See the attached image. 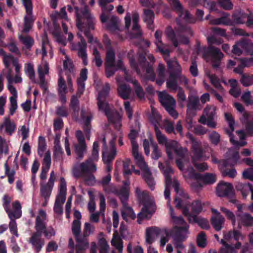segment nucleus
I'll return each mask as SVG.
<instances>
[{"label":"nucleus","instance_id":"nucleus-26","mask_svg":"<svg viewBox=\"0 0 253 253\" xmlns=\"http://www.w3.org/2000/svg\"><path fill=\"white\" fill-rule=\"evenodd\" d=\"M244 51L246 54L253 55V43L251 41L242 40L233 47L232 52L235 55L240 56Z\"/></svg>","mask_w":253,"mask_h":253},{"label":"nucleus","instance_id":"nucleus-17","mask_svg":"<svg viewBox=\"0 0 253 253\" xmlns=\"http://www.w3.org/2000/svg\"><path fill=\"white\" fill-rule=\"evenodd\" d=\"M216 108L214 105H207L204 110L203 115L199 119V122L207 125L211 128H215L216 123L214 121Z\"/></svg>","mask_w":253,"mask_h":253},{"label":"nucleus","instance_id":"nucleus-25","mask_svg":"<svg viewBox=\"0 0 253 253\" xmlns=\"http://www.w3.org/2000/svg\"><path fill=\"white\" fill-rule=\"evenodd\" d=\"M216 194L218 196L223 197H227L230 202L236 204L237 200L234 199V192L232 185L229 183L221 182L216 187Z\"/></svg>","mask_w":253,"mask_h":253},{"label":"nucleus","instance_id":"nucleus-63","mask_svg":"<svg viewBox=\"0 0 253 253\" xmlns=\"http://www.w3.org/2000/svg\"><path fill=\"white\" fill-rule=\"evenodd\" d=\"M115 54L113 49L108 47L106 52L105 65H116L115 62Z\"/></svg>","mask_w":253,"mask_h":253},{"label":"nucleus","instance_id":"nucleus-46","mask_svg":"<svg viewBox=\"0 0 253 253\" xmlns=\"http://www.w3.org/2000/svg\"><path fill=\"white\" fill-rule=\"evenodd\" d=\"M87 78V70L86 68L82 69L80 74V77L77 79L78 90L77 95L79 97L83 94L84 90V82Z\"/></svg>","mask_w":253,"mask_h":253},{"label":"nucleus","instance_id":"nucleus-62","mask_svg":"<svg viewBox=\"0 0 253 253\" xmlns=\"http://www.w3.org/2000/svg\"><path fill=\"white\" fill-rule=\"evenodd\" d=\"M18 39L29 50L31 49L34 44V39L29 35H20L18 36Z\"/></svg>","mask_w":253,"mask_h":253},{"label":"nucleus","instance_id":"nucleus-10","mask_svg":"<svg viewBox=\"0 0 253 253\" xmlns=\"http://www.w3.org/2000/svg\"><path fill=\"white\" fill-rule=\"evenodd\" d=\"M176 165L179 169L182 171L183 176L190 187L196 191L201 190L203 186V184L201 183L202 182V179H196L192 177V175L200 174L196 172L193 168L191 166L185 169L183 167L182 163L179 160L176 161Z\"/></svg>","mask_w":253,"mask_h":253},{"label":"nucleus","instance_id":"nucleus-22","mask_svg":"<svg viewBox=\"0 0 253 253\" xmlns=\"http://www.w3.org/2000/svg\"><path fill=\"white\" fill-rule=\"evenodd\" d=\"M7 80V88L10 93L12 94L11 97H17L18 94L16 88L12 85L13 83H21L22 82V78L20 74V70L18 72H15V75H13L12 70L3 73Z\"/></svg>","mask_w":253,"mask_h":253},{"label":"nucleus","instance_id":"nucleus-6","mask_svg":"<svg viewBox=\"0 0 253 253\" xmlns=\"http://www.w3.org/2000/svg\"><path fill=\"white\" fill-rule=\"evenodd\" d=\"M132 154L134 158L136 164L142 171V176L146 181L149 188L153 190L155 188V182L152 176V173L145 162L142 155L139 153L138 145L137 142H132Z\"/></svg>","mask_w":253,"mask_h":253},{"label":"nucleus","instance_id":"nucleus-3","mask_svg":"<svg viewBox=\"0 0 253 253\" xmlns=\"http://www.w3.org/2000/svg\"><path fill=\"white\" fill-rule=\"evenodd\" d=\"M110 90L109 83H105L97 97V105L99 111L105 113L109 123H112L116 129L120 130L122 126V116L116 110L110 109L105 102L106 98Z\"/></svg>","mask_w":253,"mask_h":253},{"label":"nucleus","instance_id":"nucleus-20","mask_svg":"<svg viewBox=\"0 0 253 253\" xmlns=\"http://www.w3.org/2000/svg\"><path fill=\"white\" fill-rule=\"evenodd\" d=\"M234 106L239 112L242 114L241 121L246 125L247 132L251 135H253V114L245 111L244 107L240 103H235Z\"/></svg>","mask_w":253,"mask_h":253},{"label":"nucleus","instance_id":"nucleus-28","mask_svg":"<svg viewBox=\"0 0 253 253\" xmlns=\"http://www.w3.org/2000/svg\"><path fill=\"white\" fill-rule=\"evenodd\" d=\"M55 178V174L54 171H52L47 183L40 182V195L44 199H49L54 185Z\"/></svg>","mask_w":253,"mask_h":253},{"label":"nucleus","instance_id":"nucleus-19","mask_svg":"<svg viewBox=\"0 0 253 253\" xmlns=\"http://www.w3.org/2000/svg\"><path fill=\"white\" fill-rule=\"evenodd\" d=\"M22 2L26 12V14L24 16V26L22 32L27 33L32 28L35 20L33 15V3L32 0H22Z\"/></svg>","mask_w":253,"mask_h":253},{"label":"nucleus","instance_id":"nucleus-54","mask_svg":"<svg viewBox=\"0 0 253 253\" xmlns=\"http://www.w3.org/2000/svg\"><path fill=\"white\" fill-rule=\"evenodd\" d=\"M155 130L156 132V136L157 140L160 144L165 145L166 147V152L167 151V145L171 142L174 141V140L168 141L167 137L163 134L161 131L159 130L158 126L155 125Z\"/></svg>","mask_w":253,"mask_h":253},{"label":"nucleus","instance_id":"nucleus-47","mask_svg":"<svg viewBox=\"0 0 253 253\" xmlns=\"http://www.w3.org/2000/svg\"><path fill=\"white\" fill-rule=\"evenodd\" d=\"M192 176H193L192 177L196 179H202L203 184L205 185L212 184L216 180V175L211 173H207L204 174H194Z\"/></svg>","mask_w":253,"mask_h":253},{"label":"nucleus","instance_id":"nucleus-64","mask_svg":"<svg viewBox=\"0 0 253 253\" xmlns=\"http://www.w3.org/2000/svg\"><path fill=\"white\" fill-rule=\"evenodd\" d=\"M196 4H201L204 7L209 9L210 11L216 10V3L211 0H195Z\"/></svg>","mask_w":253,"mask_h":253},{"label":"nucleus","instance_id":"nucleus-43","mask_svg":"<svg viewBox=\"0 0 253 253\" xmlns=\"http://www.w3.org/2000/svg\"><path fill=\"white\" fill-rule=\"evenodd\" d=\"M116 81L118 84V92L120 97L124 99H126L129 97L131 89L129 85L126 84H122V78L118 76Z\"/></svg>","mask_w":253,"mask_h":253},{"label":"nucleus","instance_id":"nucleus-35","mask_svg":"<svg viewBox=\"0 0 253 253\" xmlns=\"http://www.w3.org/2000/svg\"><path fill=\"white\" fill-rule=\"evenodd\" d=\"M111 153H109L103 151L102 153L103 161L106 164V170L107 172H110L112 169V167L110 163L114 159L116 155V149L115 147V140H112L110 142Z\"/></svg>","mask_w":253,"mask_h":253},{"label":"nucleus","instance_id":"nucleus-49","mask_svg":"<svg viewBox=\"0 0 253 253\" xmlns=\"http://www.w3.org/2000/svg\"><path fill=\"white\" fill-rule=\"evenodd\" d=\"M177 80L176 74L173 72H170L166 81L167 87L171 91H176L181 87L178 85Z\"/></svg>","mask_w":253,"mask_h":253},{"label":"nucleus","instance_id":"nucleus-44","mask_svg":"<svg viewBox=\"0 0 253 253\" xmlns=\"http://www.w3.org/2000/svg\"><path fill=\"white\" fill-rule=\"evenodd\" d=\"M237 221L239 228L242 225L251 226L253 225V216L247 213H239L237 214Z\"/></svg>","mask_w":253,"mask_h":253},{"label":"nucleus","instance_id":"nucleus-50","mask_svg":"<svg viewBox=\"0 0 253 253\" xmlns=\"http://www.w3.org/2000/svg\"><path fill=\"white\" fill-rule=\"evenodd\" d=\"M106 77L110 78L112 76L118 69H122L124 72L125 68H124L122 60L119 59L116 63V65H105Z\"/></svg>","mask_w":253,"mask_h":253},{"label":"nucleus","instance_id":"nucleus-41","mask_svg":"<svg viewBox=\"0 0 253 253\" xmlns=\"http://www.w3.org/2000/svg\"><path fill=\"white\" fill-rule=\"evenodd\" d=\"M139 21V15L136 12L132 13V22L133 26L132 31L129 34L130 39L138 38L141 36L142 32L140 30V26L138 25Z\"/></svg>","mask_w":253,"mask_h":253},{"label":"nucleus","instance_id":"nucleus-12","mask_svg":"<svg viewBox=\"0 0 253 253\" xmlns=\"http://www.w3.org/2000/svg\"><path fill=\"white\" fill-rule=\"evenodd\" d=\"M158 97L160 102L165 108L169 114L175 119L178 114L175 110L176 101L175 99L166 91H158Z\"/></svg>","mask_w":253,"mask_h":253},{"label":"nucleus","instance_id":"nucleus-60","mask_svg":"<svg viewBox=\"0 0 253 253\" xmlns=\"http://www.w3.org/2000/svg\"><path fill=\"white\" fill-rule=\"evenodd\" d=\"M187 138L189 139L192 143L191 146V151L192 153L196 152L197 151L203 150L202 147L201 143L198 141L193 136V135L188 132L186 134Z\"/></svg>","mask_w":253,"mask_h":253},{"label":"nucleus","instance_id":"nucleus-7","mask_svg":"<svg viewBox=\"0 0 253 253\" xmlns=\"http://www.w3.org/2000/svg\"><path fill=\"white\" fill-rule=\"evenodd\" d=\"M129 61L131 67L136 71L141 78L152 82L155 80V74L152 66L146 62L145 56L140 55L138 63H136L132 58H130Z\"/></svg>","mask_w":253,"mask_h":253},{"label":"nucleus","instance_id":"nucleus-36","mask_svg":"<svg viewBox=\"0 0 253 253\" xmlns=\"http://www.w3.org/2000/svg\"><path fill=\"white\" fill-rule=\"evenodd\" d=\"M165 33L168 38L172 42L175 47H177L181 43L186 44L189 42L188 39L185 36H180L178 41L174 31L171 27H167Z\"/></svg>","mask_w":253,"mask_h":253},{"label":"nucleus","instance_id":"nucleus-45","mask_svg":"<svg viewBox=\"0 0 253 253\" xmlns=\"http://www.w3.org/2000/svg\"><path fill=\"white\" fill-rule=\"evenodd\" d=\"M163 32L160 30H157L155 33V38L156 39L155 44L159 51L163 55H169V50L167 45L164 44L162 41Z\"/></svg>","mask_w":253,"mask_h":253},{"label":"nucleus","instance_id":"nucleus-55","mask_svg":"<svg viewBox=\"0 0 253 253\" xmlns=\"http://www.w3.org/2000/svg\"><path fill=\"white\" fill-rule=\"evenodd\" d=\"M24 72L32 83H36V75L33 64L30 62L25 64Z\"/></svg>","mask_w":253,"mask_h":253},{"label":"nucleus","instance_id":"nucleus-38","mask_svg":"<svg viewBox=\"0 0 253 253\" xmlns=\"http://www.w3.org/2000/svg\"><path fill=\"white\" fill-rule=\"evenodd\" d=\"M57 90L59 101L63 104H65L67 101V86L64 78L60 74L58 81Z\"/></svg>","mask_w":253,"mask_h":253},{"label":"nucleus","instance_id":"nucleus-32","mask_svg":"<svg viewBox=\"0 0 253 253\" xmlns=\"http://www.w3.org/2000/svg\"><path fill=\"white\" fill-rule=\"evenodd\" d=\"M182 212L183 214L187 217L190 223H196L202 228L204 229H208L209 228V222L206 219L198 216L196 215H191L187 208H184Z\"/></svg>","mask_w":253,"mask_h":253},{"label":"nucleus","instance_id":"nucleus-39","mask_svg":"<svg viewBox=\"0 0 253 253\" xmlns=\"http://www.w3.org/2000/svg\"><path fill=\"white\" fill-rule=\"evenodd\" d=\"M163 231L159 228L153 226L146 229L145 242L146 245H151L156 240V237L161 233Z\"/></svg>","mask_w":253,"mask_h":253},{"label":"nucleus","instance_id":"nucleus-53","mask_svg":"<svg viewBox=\"0 0 253 253\" xmlns=\"http://www.w3.org/2000/svg\"><path fill=\"white\" fill-rule=\"evenodd\" d=\"M111 244L118 251L119 253H123L124 248L123 242L117 232L114 233Z\"/></svg>","mask_w":253,"mask_h":253},{"label":"nucleus","instance_id":"nucleus-51","mask_svg":"<svg viewBox=\"0 0 253 253\" xmlns=\"http://www.w3.org/2000/svg\"><path fill=\"white\" fill-rule=\"evenodd\" d=\"M38 73L41 83L44 84L45 76L49 73V67L46 61L42 60V63L38 66Z\"/></svg>","mask_w":253,"mask_h":253},{"label":"nucleus","instance_id":"nucleus-5","mask_svg":"<svg viewBox=\"0 0 253 253\" xmlns=\"http://www.w3.org/2000/svg\"><path fill=\"white\" fill-rule=\"evenodd\" d=\"M135 194L139 203L144 206L137 216V222L141 224L142 219L150 218L155 211L156 206L148 191L141 190L139 187H136L135 188Z\"/></svg>","mask_w":253,"mask_h":253},{"label":"nucleus","instance_id":"nucleus-48","mask_svg":"<svg viewBox=\"0 0 253 253\" xmlns=\"http://www.w3.org/2000/svg\"><path fill=\"white\" fill-rule=\"evenodd\" d=\"M187 111L200 110L202 108L200 104L199 98L197 95L189 94L187 104Z\"/></svg>","mask_w":253,"mask_h":253},{"label":"nucleus","instance_id":"nucleus-29","mask_svg":"<svg viewBox=\"0 0 253 253\" xmlns=\"http://www.w3.org/2000/svg\"><path fill=\"white\" fill-rule=\"evenodd\" d=\"M76 136L78 140V143L75 144V152L77 156V159L81 160L83 159L84 154L86 153L87 146L84 136L81 130L76 132Z\"/></svg>","mask_w":253,"mask_h":253},{"label":"nucleus","instance_id":"nucleus-40","mask_svg":"<svg viewBox=\"0 0 253 253\" xmlns=\"http://www.w3.org/2000/svg\"><path fill=\"white\" fill-rule=\"evenodd\" d=\"M125 79L127 82L132 83L133 85L135 92L140 99L144 98V91L138 83V82L135 79L131 78L128 74L126 70L124 71Z\"/></svg>","mask_w":253,"mask_h":253},{"label":"nucleus","instance_id":"nucleus-23","mask_svg":"<svg viewBox=\"0 0 253 253\" xmlns=\"http://www.w3.org/2000/svg\"><path fill=\"white\" fill-rule=\"evenodd\" d=\"M37 221L41 224H43L44 226L43 229L41 231L42 235L44 234L45 237L47 239H50L55 235V231L52 227L50 226L47 228H46L48 219L46 213L43 210L40 209L39 210L36 217L35 223H37Z\"/></svg>","mask_w":253,"mask_h":253},{"label":"nucleus","instance_id":"nucleus-27","mask_svg":"<svg viewBox=\"0 0 253 253\" xmlns=\"http://www.w3.org/2000/svg\"><path fill=\"white\" fill-rule=\"evenodd\" d=\"M70 49L72 51L76 52L77 55L82 59L84 65L87 64V44L84 39L78 42H71Z\"/></svg>","mask_w":253,"mask_h":253},{"label":"nucleus","instance_id":"nucleus-1","mask_svg":"<svg viewBox=\"0 0 253 253\" xmlns=\"http://www.w3.org/2000/svg\"><path fill=\"white\" fill-rule=\"evenodd\" d=\"M245 238L241 232L237 230L228 231L224 234L221 243L223 247L220 249V253H237L238 250L241 248V253H251L249 245L246 244L242 247L241 241ZM209 253H217L215 251L210 250Z\"/></svg>","mask_w":253,"mask_h":253},{"label":"nucleus","instance_id":"nucleus-15","mask_svg":"<svg viewBox=\"0 0 253 253\" xmlns=\"http://www.w3.org/2000/svg\"><path fill=\"white\" fill-rule=\"evenodd\" d=\"M43 228V224L37 221L35 225L36 232L32 233L29 239V243L32 245V248L36 253L40 252L44 245V241L42 239L41 234V231Z\"/></svg>","mask_w":253,"mask_h":253},{"label":"nucleus","instance_id":"nucleus-18","mask_svg":"<svg viewBox=\"0 0 253 253\" xmlns=\"http://www.w3.org/2000/svg\"><path fill=\"white\" fill-rule=\"evenodd\" d=\"M166 152L169 159H172L174 154H175L180 158L176 159V161L177 160L180 161L182 166H183L181 159L184 160L186 156L188 155V149L185 147H182L177 141H174L167 145V151ZM183 167L184 168V166Z\"/></svg>","mask_w":253,"mask_h":253},{"label":"nucleus","instance_id":"nucleus-37","mask_svg":"<svg viewBox=\"0 0 253 253\" xmlns=\"http://www.w3.org/2000/svg\"><path fill=\"white\" fill-rule=\"evenodd\" d=\"M213 215L211 217V223L216 231H220L223 227L225 222L224 217L215 209H211Z\"/></svg>","mask_w":253,"mask_h":253},{"label":"nucleus","instance_id":"nucleus-13","mask_svg":"<svg viewBox=\"0 0 253 253\" xmlns=\"http://www.w3.org/2000/svg\"><path fill=\"white\" fill-rule=\"evenodd\" d=\"M72 232L77 241V253H84L86 249L88 247V240L82 235L81 233V221L79 220H74L72 225Z\"/></svg>","mask_w":253,"mask_h":253},{"label":"nucleus","instance_id":"nucleus-11","mask_svg":"<svg viewBox=\"0 0 253 253\" xmlns=\"http://www.w3.org/2000/svg\"><path fill=\"white\" fill-rule=\"evenodd\" d=\"M224 116L225 120L228 122L229 126L230 128V131L228 130H226L227 133L230 137V142L236 147H240L246 145L247 142L245 141H242L245 138L244 133L242 130L236 131V133L238 134L241 141L239 142L234 140L232 132L234 130L235 121L232 115L229 113H225Z\"/></svg>","mask_w":253,"mask_h":253},{"label":"nucleus","instance_id":"nucleus-34","mask_svg":"<svg viewBox=\"0 0 253 253\" xmlns=\"http://www.w3.org/2000/svg\"><path fill=\"white\" fill-rule=\"evenodd\" d=\"M172 186L177 194L179 192V197L176 196L175 199L176 207L177 208H181L182 210L184 208H187L186 205L187 203L185 202V200L188 199L187 194L179 190V184L177 180H173Z\"/></svg>","mask_w":253,"mask_h":253},{"label":"nucleus","instance_id":"nucleus-61","mask_svg":"<svg viewBox=\"0 0 253 253\" xmlns=\"http://www.w3.org/2000/svg\"><path fill=\"white\" fill-rule=\"evenodd\" d=\"M47 145L45 139L44 137L40 136L38 139V154L41 157H42L43 155L47 151Z\"/></svg>","mask_w":253,"mask_h":253},{"label":"nucleus","instance_id":"nucleus-14","mask_svg":"<svg viewBox=\"0 0 253 253\" xmlns=\"http://www.w3.org/2000/svg\"><path fill=\"white\" fill-rule=\"evenodd\" d=\"M203 57L208 61L211 60L212 63V66L217 68L220 65V61L223 58L224 55L220 50L217 47L212 45H209L207 48L204 47Z\"/></svg>","mask_w":253,"mask_h":253},{"label":"nucleus","instance_id":"nucleus-31","mask_svg":"<svg viewBox=\"0 0 253 253\" xmlns=\"http://www.w3.org/2000/svg\"><path fill=\"white\" fill-rule=\"evenodd\" d=\"M93 114L89 109L82 107L81 112V118L84 124V130L86 133V136L89 139L90 130L91 128V121L93 119Z\"/></svg>","mask_w":253,"mask_h":253},{"label":"nucleus","instance_id":"nucleus-24","mask_svg":"<svg viewBox=\"0 0 253 253\" xmlns=\"http://www.w3.org/2000/svg\"><path fill=\"white\" fill-rule=\"evenodd\" d=\"M172 9L178 14L181 19L188 23H194L195 19L187 10L183 9L178 0H168Z\"/></svg>","mask_w":253,"mask_h":253},{"label":"nucleus","instance_id":"nucleus-58","mask_svg":"<svg viewBox=\"0 0 253 253\" xmlns=\"http://www.w3.org/2000/svg\"><path fill=\"white\" fill-rule=\"evenodd\" d=\"M158 79L156 80V84L161 86L165 81V67L164 64L159 63L157 69Z\"/></svg>","mask_w":253,"mask_h":253},{"label":"nucleus","instance_id":"nucleus-33","mask_svg":"<svg viewBox=\"0 0 253 253\" xmlns=\"http://www.w3.org/2000/svg\"><path fill=\"white\" fill-rule=\"evenodd\" d=\"M129 198L127 195L121 198V203L123 205V208L121 210V215L124 220L127 221L128 218L134 219L136 218V214L133 209L128 205L127 201Z\"/></svg>","mask_w":253,"mask_h":253},{"label":"nucleus","instance_id":"nucleus-57","mask_svg":"<svg viewBox=\"0 0 253 253\" xmlns=\"http://www.w3.org/2000/svg\"><path fill=\"white\" fill-rule=\"evenodd\" d=\"M236 189L238 191L241 192L243 196L246 198L251 190H252V186L249 183H242L238 182L235 186Z\"/></svg>","mask_w":253,"mask_h":253},{"label":"nucleus","instance_id":"nucleus-16","mask_svg":"<svg viewBox=\"0 0 253 253\" xmlns=\"http://www.w3.org/2000/svg\"><path fill=\"white\" fill-rule=\"evenodd\" d=\"M96 170L95 163L87 159L84 162L76 165L73 169L72 172L74 176L78 178L84 173L95 172Z\"/></svg>","mask_w":253,"mask_h":253},{"label":"nucleus","instance_id":"nucleus-21","mask_svg":"<svg viewBox=\"0 0 253 253\" xmlns=\"http://www.w3.org/2000/svg\"><path fill=\"white\" fill-rule=\"evenodd\" d=\"M0 55L2 57L3 62L4 65V69L3 70V73L11 71V65L15 68V72H18L20 70L21 66L19 63L18 59L15 58L11 54H7L4 50L0 48Z\"/></svg>","mask_w":253,"mask_h":253},{"label":"nucleus","instance_id":"nucleus-56","mask_svg":"<svg viewBox=\"0 0 253 253\" xmlns=\"http://www.w3.org/2000/svg\"><path fill=\"white\" fill-rule=\"evenodd\" d=\"M253 63V58H243L241 59V65L236 67L234 69V71L242 75L243 74V68L245 67H249L252 65Z\"/></svg>","mask_w":253,"mask_h":253},{"label":"nucleus","instance_id":"nucleus-30","mask_svg":"<svg viewBox=\"0 0 253 253\" xmlns=\"http://www.w3.org/2000/svg\"><path fill=\"white\" fill-rule=\"evenodd\" d=\"M204 150L197 151L193 153L192 156V162L195 167V168L201 171H203L207 170L209 167L206 163H199L200 160H207L209 159V157H206L204 155Z\"/></svg>","mask_w":253,"mask_h":253},{"label":"nucleus","instance_id":"nucleus-42","mask_svg":"<svg viewBox=\"0 0 253 253\" xmlns=\"http://www.w3.org/2000/svg\"><path fill=\"white\" fill-rule=\"evenodd\" d=\"M12 209L10 208L6 211L9 218H20L22 216V207L21 204L18 201H15L12 202Z\"/></svg>","mask_w":253,"mask_h":253},{"label":"nucleus","instance_id":"nucleus-4","mask_svg":"<svg viewBox=\"0 0 253 253\" xmlns=\"http://www.w3.org/2000/svg\"><path fill=\"white\" fill-rule=\"evenodd\" d=\"M159 167L162 170L163 174L165 177V189L164 195L165 198L168 200V205L169 207L170 215L173 220V222L175 224L179 225H183V227L179 228V232L187 234L188 233L189 226L187 225L181 216H175L174 214L173 210L171 206L169 205L170 200V190L169 187L172 183L171 178V174L173 173V170L168 165L166 166H163V164L159 162Z\"/></svg>","mask_w":253,"mask_h":253},{"label":"nucleus","instance_id":"nucleus-2","mask_svg":"<svg viewBox=\"0 0 253 253\" xmlns=\"http://www.w3.org/2000/svg\"><path fill=\"white\" fill-rule=\"evenodd\" d=\"M87 0H80L81 4L84 6L83 9H80L76 7L77 16V26L81 32H84L86 37L88 39L89 43H95L97 45L100 43L97 39H94L90 33L91 30H94L95 19L89 12L87 9L86 1Z\"/></svg>","mask_w":253,"mask_h":253},{"label":"nucleus","instance_id":"nucleus-59","mask_svg":"<svg viewBox=\"0 0 253 253\" xmlns=\"http://www.w3.org/2000/svg\"><path fill=\"white\" fill-rule=\"evenodd\" d=\"M5 127V132L9 135H11L16 128L15 123L11 122L9 118H5L4 122L1 127Z\"/></svg>","mask_w":253,"mask_h":253},{"label":"nucleus","instance_id":"nucleus-8","mask_svg":"<svg viewBox=\"0 0 253 253\" xmlns=\"http://www.w3.org/2000/svg\"><path fill=\"white\" fill-rule=\"evenodd\" d=\"M239 160V154L238 151L235 148H232L228 150L226 153V159L220 162L219 169L222 173L223 176H229L234 178L237 175V172L235 169H228L227 168L229 166H234L237 164Z\"/></svg>","mask_w":253,"mask_h":253},{"label":"nucleus","instance_id":"nucleus-52","mask_svg":"<svg viewBox=\"0 0 253 253\" xmlns=\"http://www.w3.org/2000/svg\"><path fill=\"white\" fill-rule=\"evenodd\" d=\"M155 15L153 11L150 9L144 10L143 18L144 21L147 24L148 28L152 30H154V26L153 25Z\"/></svg>","mask_w":253,"mask_h":253},{"label":"nucleus","instance_id":"nucleus-9","mask_svg":"<svg viewBox=\"0 0 253 253\" xmlns=\"http://www.w3.org/2000/svg\"><path fill=\"white\" fill-rule=\"evenodd\" d=\"M114 0H99V4L102 10V13L100 16V19L102 23H105L108 21L107 25V29L117 35L120 39L122 40L123 38L120 34L121 31L119 27L120 21L119 19L115 16H111L110 17H109V16L105 14L107 5L109 3L113 2Z\"/></svg>","mask_w":253,"mask_h":253}]
</instances>
